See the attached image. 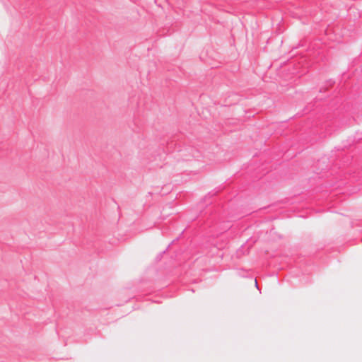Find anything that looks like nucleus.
I'll return each instance as SVG.
<instances>
[{
	"label": "nucleus",
	"instance_id": "f257e3e1",
	"mask_svg": "<svg viewBox=\"0 0 362 362\" xmlns=\"http://www.w3.org/2000/svg\"><path fill=\"white\" fill-rule=\"evenodd\" d=\"M255 286H256L257 288H258L257 282V281H256V280H255Z\"/></svg>",
	"mask_w": 362,
	"mask_h": 362
}]
</instances>
